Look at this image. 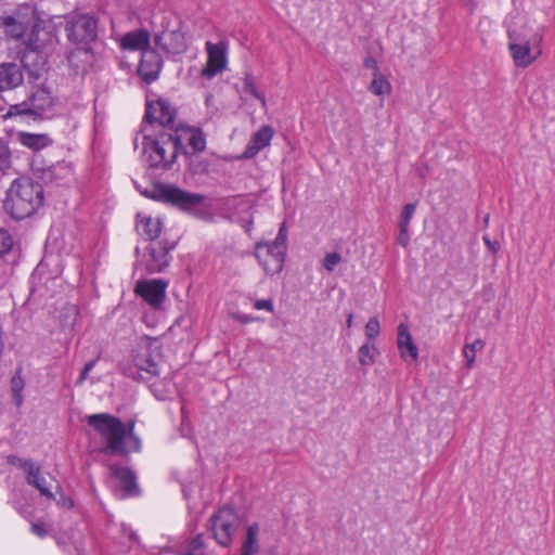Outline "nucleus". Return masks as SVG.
<instances>
[{
    "label": "nucleus",
    "instance_id": "nucleus-1",
    "mask_svg": "<svg viewBox=\"0 0 555 555\" xmlns=\"http://www.w3.org/2000/svg\"><path fill=\"white\" fill-rule=\"evenodd\" d=\"M137 190L146 198L177 208L197 219L207 222L212 221L214 219L210 211L198 208L206 201V195L204 194L192 193L176 184L164 183L160 181L154 182L151 189L141 190L137 186Z\"/></svg>",
    "mask_w": 555,
    "mask_h": 555
},
{
    "label": "nucleus",
    "instance_id": "nucleus-2",
    "mask_svg": "<svg viewBox=\"0 0 555 555\" xmlns=\"http://www.w3.org/2000/svg\"><path fill=\"white\" fill-rule=\"evenodd\" d=\"M42 183L28 177L15 179L7 191L3 208L11 218L23 220L31 217L43 205Z\"/></svg>",
    "mask_w": 555,
    "mask_h": 555
},
{
    "label": "nucleus",
    "instance_id": "nucleus-3",
    "mask_svg": "<svg viewBox=\"0 0 555 555\" xmlns=\"http://www.w3.org/2000/svg\"><path fill=\"white\" fill-rule=\"evenodd\" d=\"M160 345L157 338L141 337L130 353V362L120 363L119 369L124 376L137 382L149 383L159 376L158 359Z\"/></svg>",
    "mask_w": 555,
    "mask_h": 555
},
{
    "label": "nucleus",
    "instance_id": "nucleus-4",
    "mask_svg": "<svg viewBox=\"0 0 555 555\" xmlns=\"http://www.w3.org/2000/svg\"><path fill=\"white\" fill-rule=\"evenodd\" d=\"M87 423L105 439L102 453L128 459L130 450L126 446L125 423L119 417L108 413H96L89 415Z\"/></svg>",
    "mask_w": 555,
    "mask_h": 555
},
{
    "label": "nucleus",
    "instance_id": "nucleus-5",
    "mask_svg": "<svg viewBox=\"0 0 555 555\" xmlns=\"http://www.w3.org/2000/svg\"><path fill=\"white\" fill-rule=\"evenodd\" d=\"M64 30L67 40L86 52L98 39L99 18L94 14L72 12L65 17Z\"/></svg>",
    "mask_w": 555,
    "mask_h": 555
},
{
    "label": "nucleus",
    "instance_id": "nucleus-6",
    "mask_svg": "<svg viewBox=\"0 0 555 555\" xmlns=\"http://www.w3.org/2000/svg\"><path fill=\"white\" fill-rule=\"evenodd\" d=\"M54 104L55 98L53 96L52 91L42 85L34 88L23 102L11 104L5 116L27 117L35 121L42 120L48 117V114L52 111Z\"/></svg>",
    "mask_w": 555,
    "mask_h": 555
},
{
    "label": "nucleus",
    "instance_id": "nucleus-7",
    "mask_svg": "<svg viewBox=\"0 0 555 555\" xmlns=\"http://www.w3.org/2000/svg\"><path fill=\"white\" fill-rule=\"evenodd\" d=\"M38 20L39 16L36 8L28 3H23L11 12L4 11L0 15V27L8 37L21 39L28 31H33Z\"/></svg>",
    "mask_w": 555,
    "mask_h": 555
},
{
    "label": "nucleus",
    "instance_id": "nucleus-8",
    "mask_svg": "<svg viewBox=\"0 0 555 555\" xmlns=\"http://www.w3.org/2000/svg\"><path fill=\"white\" fill-rule=\"evenodd\" d=\"M211 531L217 543L230 546L232 537L241 526V518L234 507L225 505L212 514L209 519Z\"/></svg>",
    "mask_w": 555,
    "mask_h": 555
},
{
    "label": "nucleus",
    "instance_id": "nucleus-9",
    "mask_svg": "<svg viewBox=\"0 0 555 555\" xmlns=\"http://www.w3.org/2000/svg\"><path fill=\"white\" fill-rule=\"evenodd\" d=\"M170 135L167 130H159L155 134L143 135V151L149 152V166L153 169H162L164 171L170 170L173 166L171 155L167 156L168 142Z\"/></svg>",
    "mask_w": 555,
    "mask_h": 555
},
{
    "label": "nucleus",
    "instance_id": "nucleus-10",
    "mask_svg": "<svg viewBox=\"0 0 555 555\" xmlns=\"http://www.w3.org/2000/svg\"><path fill=\"white\" fill-rule=\"evenodd\" d=\"M31 170L34 176L46 185H68L74 176L73 164L66 160L44 166L37 159H33Z\"/></svg>",
    "mask_w": 555,
    "mask_h": 555
},
{
    "label": "nucleus",
    "instance_id": "nucleus-11",
    "mask_svg": "<svg viewBox=\"0 0 555 555\" xmlns=\"http://www.w3.org/2000/svg\"><path fill=\"white\" fill-rule=\"evenodd\" d=\"M287 245L279 244L275 240L270 243L256 244L255 256L268 275L282 272L286 257Z\"/></svg>",
    "mask_w": 555,
    "mask_h": 555
},
{
    "label": "nucleus",
    "instance_id": "nucleus-12",
    "mask_svg": "<svg viewBox=\"0 0 555 555\" xmlns=\"http://www.w3.org/2000/svg\"><path fill=\"white\" fill-rule=\"evenodd\" d=\"M50 52L39 49L29 43H25L24 51L21 56V67L27 73L29 82H36L48 73Z\"/></svg>",
    "mask_w": 555,
    "mask_h": 555
},
{
    "label": "nucleus",
    "instance_id": "nucleus-13",
    "mask_svg": "<svg viewBox=\"0 0 555 555\" xmlns=\"http://www.w3.org/2000/svg\"><path fill=\"white\" fill-rule=\"evenodd\" d=\"M177 117V109L170 102L164 98H158L156 102L146 101L145 114L143 121L150 125L158 122L164 130H172L175 119Z\"/></svg>",
    "mask_w": 555,
    "mask_h": 555
},
{
    "label": "nucleus",
    "instance_id": "nucleus-14",
    "mask_svg": "<svg viewBox=\"0 0 555 555\" xmlns=\"http://www.w3.org/2000/svg\"><path fill=\"white\" fill-rule=\"evenodd\" d=\"M26 42L51 53L59 43L57 25L52 20L39 17Z\"/></svg>",
    "mask_w": 555,
    "mask_h": 555
},
{
    "label": "nucleus",
    "instance_id": "nucleus-15",
    "mask_svg": "<svg viewBox=\"0 0 555 555\" xmlns=\"http://www.w3.org/2000/svg\"><path fill=\"white\" fill-rule=\"evenodd\" d=\"M507 35L509 39L508 50L515 65L521 68L530 66L537 59V56L531 54V41L515 29H508Z\"/></svg>",
    "mask_w": 555,
    "mask_h": 555
},
{
    "label": "nucleus",
    "instance_id": "nucleus-16",
    "mask_svg": "<svg viewBox=\"0 0 555 555\" xmlns=\"http://www.w3.org/2000/svg\"><path fill=\"white\" fill-rule=\"evenodd\" d=\"M176 245L177 242L170 243L168 240H160L156 244H151L146 248L150 255L146 271L149 273L164 272L171 260L169 253L176 248Z\"/></svg>",
    "mask_w": 555,
    "mask_h": 555
},
{
    "label": "nucleus",
    "instance_id": "nucleus-17",
    "mask_svg": "<svg viewBox=\"0 0 555 555\" xmlns=\"http://www.w3.org/2000/svg\"><path fill=\"white\" fill-rule=\"evenodd\" d=\"M10 464H18V466L27 473V483L35 487L42 496L54 499V494L50 491L44 477L40 475V466L31 459H21L15 455L8 457Z\"/></svg>",
    "mask_w": 555,
    "mask_h": 555
},
{
    "label": "nucleus",
    "instance_id": "nucleus-18",
    "mask_svg": "<svg viewBox=\"0 0 555 555\" xmlns=\"http://www.w3.org/2000/svg\"><path fill=\"white\" fill-rule=\"evenodd\" d=\"M167 286L163 279L139 281L135 293L151 307L159 308L165 300Z\"/></svg>",
    "mask_w": 555,
    "mask_h": 555
},
{
    "label": "nucleus",
    "instance_id": "nucleus-19",
    "mask_svg": "<svg viewBox=\"0 0 555 555\" xmlns=\"http://www.w3.org/2000/svg\"><path fill=\"white\" fill-rule=\"evenodd\" d=\"M163 64V57L155 49H144L141 53L138 75L146 85H150L158 79Z\"/></svg>",
    "mask_w": 555,
    "mask_h": 555
},
{
    "label": "nucleus",
    "instance_id": "nucleus-20",
    "mask_svg": "<svg viewBox=\"0 0 555 555\" xmlns=\"http://www.w3.org/2000/svg\"><path fill=\"white\" fill-rule=\"evenodd\" d=\"M207 49V63L201 70V76L205 78H212L218 73L222 72L227 66L225 48L221 43H206Z\"/></svg>",
    "mask_w": 555,
    "mask_h": 555
},
{
    "label": "nucleus",
    "instance_id": "nucleus-21",
    "mask_svg": "<svg viewBox=\"0 0 555 555\" xmlns=\"http://www.w3.org/2000/svg\"><path fill=\"white\" fill-rule=\"evenodd\" d=\"M109 469L111 475L119 481L126 496H137L140 494L141 491L137 482V476L132 469L117 464H112Z\"/></svg>",
    "mask_w": 555,
    "mask_h": 555
},
{
    "label": "nucleus",
    "instance_id": "nucleus-22",
    "mask_svg": "<svg viewBox=\"0 0 555 555\" xmlns=\"http://www.w3.org/2000/svg\"><path fill=\"white\" fill-rule=\"evenodd\" d=\"M23 80L21 65L11 62L0 64V92L18 87Z\"/></svg>",
    "mask_w": 555,
    "mask_h": 555
},
{
    "label": "nucleus",
    "instance_id": "nucleus-23",
    "mask_svg": "<svg viewBox=\"0 0 555 555\" xmlns=\"http://www.w3.org/2000/svg\"><path fill=\"white\" fill-rule=\"evenodd\" d=\"M272 137L273 129L270 126H262L251 135L242 157L253 158L256 156L262 149L270 144Z\"/></svg>",
    "mask_w": 555,
    "mask_h": 555
},
{
    "label": "nucleus",
    "instance_id": "nucleus-24",
    "mask_svg": "<svg viewBox=\"0 0 555 555\" xmlns=\"http://www.w3.org/2000/svg\"><path fill=\"white\" fill-rule=\"evenodd\" d=\"M397 345L401 357L406 360L410 357L413 361L418 359V348L413 343L411 333L406 324L401 323L397 328Z\"/></svg>",
    "mask_w": 555,
    "mask_h": 555
},
{
    "label": "nucleus",
    "instance_id": "nucleus-25",
    "mask_svg": "<svg viewBox=\"0 0 555 555\" xmlns=\"http://www.w3.org/2000/svg\"><path fill=\"white\" fill-rule=\"evenodd\" d=\"M120 46L125 50L138 51L141 53L144 49H150V33L144 29H135L133 31L127 33L120 41Z\"/></svg>",
    "mask_w": 555,
    "mask_h": 555
},
{
    "label": "nucleus",
    "instance_id": "nucleus-26",
    "mask_svg": "<svg viewBox=\"0 0 555 555\" xmlns=\"http://www.w3.org/2000/svg\"><path fill=\"white\" fill-rule=\"evenodd\" d=\"M17 140L21 144L34 152H38L52 144V139L44 133L18 132Z\"/></svg>",
    "mask_w": 555,
    "mask_h": 555
},
{
    "label": "nucleus",
    "instance_id": "nucleus-27",
    "mask_svg": "<svg viewBox=\"0 0 555 555\" xmlns=\"http://www.w3.org/2000/svg\"><path fill=\"white\" fill-rule=\"evenodd\" d=\"M79 309L74 304H66L59 310L57 320L60 327L64 333H72L75 328Z\"/></svg>",
    "mask_w": 555,
    "mask_h": 555
},
{
    "label": "nucleus",
    "instance_id": "nucleus-28",
    "mask_svg": "<svg viewBox=\"0 0 555 555\" xmlns=\"http://www.w3.org/2000/svg\"><path fill=\"white\" fill-rule=\"evenodd\" d=\"M167 134L170 135L168 146L170 149L171 162H173V164L177 162L179 154H183L185 156L192 155L188 145L183 143L185 133L182 132L181 129L176 128L169 131L167 130Z\"/></svg>",
    "mask_w": 555,
    "mask_h": 555
},
{
    "label": "nucleus",
    "instance_id": "nucleus-29",
    "mask_svg": "<svg viewBox=\"0 0 555 555\" xmlns=\"http://www.w3.org/2000/svg\"><path fill=\"white\" fill-rule=\"evenodd\" d=\"M168 41L163 46V50L171 54H181L186 51L188 44L185 35L180 29L168 33Z\"/></svg>",
    "mask_w": 555,
    "mask_h": 555
},
{
    "label": "nucleus",
    "instance_id": "nucleus-30",
    "mask_svg": "<svg viewBox=\"0 0 555 555\" xmlns=\"http://www.w3.org/2000/svg\"><path fill=\"white\" fill-rule=\"evenodd\" d=\"M258 531L259 527L257 524L247 527L246 539L243 542L241 555H255L259 552Z\"/></svg>",
    "mask_w": 555,
    "mask_h": 555
},
{
    "label": "nucleus",
    "instance_id": "nucleus-31",
    "mask_svg": "<svg viewBox=\"0 0 555 555\" xmlns=\"http://www.w3.org/2000/svg\"><path fill=\"white\" fill-rule=\"evenodd\" d=\"M181 131L190 134L188 138V145L191 146L192 153L203 152L206 149V138L199 128L183 127Z\"/></svg>",
    "mask_w": 555,
    "mask_h": 555
},
{
    "label": "nucleus",
    "instance_id": "nucleus-32",
    "mask_svg": "<svg viewBox=\"0 0 555 555\" xmlns=\"http://www.w3.org/2000/svg\"><path fill=\"white\" fill-rule=\"evenodd\" d=\"M137 219L143 224V233L149 241L158 238L163 228V222L159 218L153 219L152 217H142L141 214H138Z\"/></svg>",
    "mask_w": 555,
    "mask_h": 555
},
{
    "label": "nucleus",
    "instance_id": "nucleus-33",
    "mask_svg": "<svg viewBox=\"0 0 555 555\" xmlns=\"http://www.w3.org/2000/svg\"><path fill=\"white\" fill-rule=\"evenodd\" d=\"M25 380L22 376V369H17L10 382L12 402L20 408L24 402L23 390Z\"/></svg>",
    "mask_w": 555,
    "mask_h": 555
},
{
    "label": "nucleus",
    "instance_id": "nucleus-34",
    "mask_svg": "<svg viewBox=\"0 0 555 555\" xmlns=\"http://www.w3.org/2000/svg\"><path fill=\"white\" fill-rule=\"evenodd\" d=\"M367 89L375 95H384L391 92V85L383 74L373 73V80Z\"/></svg>",
    "mask_w": 555,
    "mask_h": 555
},
{
    "label": "nucleus",
    "instance_id": "nucleus-35",
    "mask_svg": "<svg viewBox=\"0 0 555 555\" xmlns=\"http://www.w3.org/2000/svg\"><path fill=\"white\" fill-rule=\"evenodd\" d=\"M378 353L374 344L366 341L358 350L359 363L362 366H371L375 362V354Z\"/></svg>",
    "mask_w": 555,
    "mask_h": 555
},
{
    "label": "nucleus",
    "instance_id": "nucleus-36",
    "mask_svg": "<svg viewBox=\"0 0 555 555\" xmlns=\"http://www.w3.org/2000/svg\"><path fill=\"white\" fill-rule=\"evenodd\" d=\"M243 89L245 92L251 94L255 99L259 100L263 107L266 106L264 94L258 91L256 87L255 77L249 73L245 74Z\"/></svg>",
    "mask_w": 555,
    "mask_h": 555
},
{
    "label": "nucleus",
    "instance_id": "nucleus-37",
    "mask_svg": "<svg viewBox=\"0 0 555 555\" xmlns=\"http://www.w3.org/2000/svg\"><path fill=\"white\" fill-rule=\"evenodd\" d=\"M416 203H408L403 206L402 211L399 216L398 228H409L413 215L416 210Z\"/></svg>",
    "mask_w": 555,
    "mask_h": 555
},
{
    "label": "nucleus",
    "instance_id": "nucleus-38",
    "mask_svg": "<svg viewBox=\"0 0 555 555\" xmlns=\"http://www.w3.org/2000/svg\"><path fill=\"white\" fill-rule=\"evenodd\" d=\"M485 346V343L481 339L475 340L470 345H465L464 347V357L466 359V366L472 367L473 363L475 362V354L477 350H481Z\"/></svg>",
    "mask_w": 555,
    "mask_h": 555
},
{
    "label": "nucleus",
    "instance_id": "nucleus-39",
    "mask_svg": "<svg viewBox=\"0 0 555 555\" xmlns=\"http://www.w3.org/2000/svg\"><path fill=\"white\" fill-rule=\"evenodd\" d=\"M13 237L4 229H0V258L9 255L13 249Z\"/></svg>",
    "mask_w": 555,
    "mask_h": 555
},
{
    "label": "nucleus",
    "instance_id": "nucleus-40",
    "mask_svg": "<svg viewBox=\"0 0 555 555\" xmlns=\"http://www.w3.org/2000/svg\"><path fill=\"white\" fill-rule=\"evenodd\" d=\"M11 167V152L8 143L0 139V170H5Z\"/></svg>",
    "mask_w": 555,
    "mask_h": 555
},
{
    "label": "nucleus",
    "instance_id": "nucleus-41",
    "mask_svg": "<svg viewBox=\"0 0 555 555\" xmlns=\"http://www.w3.org/2000/svg\"><path fill=\"white\" fill-rule=\"evenodd\" d=\"M380 331V325L377 318H371L365 325V336L367 341L374 340Z\"/></svg>",
    "mask_w": 555,
    "mask_h": 555
},
{
    "label": "nucleus",
    "instance_id": "nucleus-42",
    "mask_svg": "<svg viewBox=\"0 0 555 555\" xmlns=\"http://www.w3.org/2000/svg\"><path fill=\"white\" fill-rule=\"evenodd\" d=\"M340 261L341 256L338 253H330L323 259V267L331 272Z\"/></svg>",
    "mask_w": 555,
    "mask_h": 555
},
{
    "label": "nucleus",
    "instance_id": "nucleus-43",
    "mask_svg": "<svg viewBox=\"0 0 555 555\" xmlns=\"http://www.w3.org/2000/svg\"><path fill=\"white\" fill-rule=\"evenodd\" d=\"M397 243L402 247H406L410 243L409 228H399V234L397 236Z\"/></svg>",
    "mask_w": 555,
    "mask_h": 555
},
{
    "label": "nucleus",
    "instance_id": "nucleus-44",
    "mask_svg": "<svg viewBox=\"0 0 555 555\" xmlns=\"http://www.w3.org/2000/svg\"><path fill=\"white\" fill-rule=\"evenodd\" d=\"M254 307L257 310L274 311L273 301L271 299H258L255 301Z\"/></svg>",
    "mask_w": 555,
    "mask_h": 555
},
{
    "label": "nucleus",
    "instance_id": "nucleus-45",
    "mask_svg": "<svg viewBox=\"0 0 555 555\" xmlns=\"http://www.w3.org/2000/svg\"><path fill=\"white\" fill-rule=\"evenodd\" d=\"M95 363H96V360H90L85 364V366L80 373V376L77 380V384L83 383V380L88 377L90 371L94 367Z\"/></svg>",
    "mask_w": 555,
    "mask_h": 555
},
{
    "label": "nucleus",
    "instance_id": "nucleus-46",
    "mask_svg": "<svg viewBox=\"0 0 555 555\" xmlns=\"http://www.w3.org/2000/svg\"><path fill=\"white\" fill-rule=\"evenodd\" d=\"M204 547L203 534L195 535L190 542V552L198 551Z\"/></svg>",
    "mask_w": 555,
    "mask_h": 555
},
{
    "label": "nucleus",
    "instance_id": "nucleus-47",
    "mask_svg": "<svg viewBox=\"0 0 555 555\" xmlns=\"http://www.w3.org/2000/svg\"><path fill=\"white\" fill-rule=\"evenodd\" d=\"M279 244H286L287 241V229L285 222L280 225L276 237L274 238Z\"/></svg>",
    "mask_w": 555,
    "mask_h": 555
},
{
    "label": "nucleus",
    "instance_id": "nucleus-48",
    "mask_svg": "<svg viewBox=\"0 0 555 555\" xmlns=\"http://www.w3.org/2000/svg\"><path fill=\"white\" fill-rule=\"evenodd\" d=\"M363 66L369 69H373V73H380L378 69L377 61L369 55L364 59Z\"/></svg>",
    "mask_w": 555,
    "mask_h": 555
},
{
    "label": "nucleus",
    "instance_id": "nucleus-49",
    "mask_svg": "<svg viewBox=\"0 0 555 555\" xmlns=\"http://www.w3.org/2000/svg\"><path fill=\"white\" fill-rule=\"evenodd\" d=\"M234 319L237 322H240L241 324H248V323H251V322H255L258 320V318H256V317H253L250 314H242V313L234 314Z\"/></svg>",
    "mask_w": 555,
    "mask_h": 555
},
{
    "label": "nucleus",
    "instance_id": "nucleus-50",
    "mask_svg": "<svg viewBox=\"0 0 555 555\" xmlns=\"http://www.w3.org/2000/svg\"><path fill=\"white\" fill-rule=\"evenodd\" d=\"M483 242L492 255H495L500 249V244L496 241H491L489 236H483Z\"/></svg>",
    "mask_w": 555,
    "mask_h": 555
},
{
    "label": "nucleus",
    "instance_id": "nucleus-51",
    "mask_svg": "<svg viewBox=\"0 0 555 555\" xmlns=\"http://www.w3.org/2000/svg\"><path fill=\"white\" fill-rule=\"evenodd\" d=\"M57 504L67 509H70L74 507V501L69 496L65 495L64 493L60 494Z\"/></svg>",
    "mask_w": 555,
    "mask_h": 555
},
{
    "label": "nucleus",
    "instance_id": "nucleus-52",
    "mask_svg": "<svg viewBox=\"0 0 555 555\" xmlns=\"http://www.w3.org/2000/svg\"><path fill=\"white\" fill-rule=\"evenodd\" d=\"M31 532L38 537H44L47 534L46 527L42 522H36L31 525Z\"/></svg>",
    "mask_w": 555,
    "mask_h": 555
},
{
    "label": "nucleus",
    "instance_id": "nucleus-53",
    "mask_svg": "<svg viewBox=\"0 0 555 555\" xmlns=\"http://www.w3.org/2000/svg\"><path fill=\"white\" fill-rule=\"evenodd\" d=\"M127 439H129L132 444L131 448L129 449L130 452H139L141 450V440L135 434L133 436H127Z\"/></svg>",
    "mask_w": 555,
    "mask_h": 555
},
{
    "label": "nucleus",
    "instance_id": "nucleus-54",
    "mask_svg": "<svg viewBox=\"0 0 555 555\" xmlns=\"http://www.w3.org/2000/svg\"><path fill=\"white\" fill-rule=\"evenodd\" d=\"M134 420H130L127 424H125L126 437L134 435Z\"/></svg>",
    "mask_w": 555,
    "mask_h": 555
},
{
    "label": "nucleus",
    "instance_id": "nucleus-55",
    "mask_svg": "<svg viewBox=\"0 0 555 555\" xmlns=\"http://www.w3.org/2000/svg\"><path fill=\"white\" fill-rule=\"evenodd\" d=\"M164 33L162 34H156L155 37H154V42L157 47H160L163 49V46L165 44L163 42V39H164Z\"/></svg>",
    "mask_w": 555,
    "mask_h": 555
},
{
    "label": "nucleus",
    "instance_id": "nucleus-56",
    "mask_svg": "<svg viewBox=\"0 0 555 555\" xmlns=\"http://www.w3.org/2000/svg\"><path fill=\"white\" fill-rule=\"evenodd\" d=\"M417 172L421 178H425L428 172V166L422 165L421 167L417 168Z\"/></svg>",
    "mask_w": 555,
    "mask_h": 555
},
{
    "label": "nucleus",
    "instance_id": "nucleus-57",
    "mask_svg": "<svg viewBox=\"0 0 555 555\" xmlns=\"http://www.w3.org/2000/svg\"><path fill=\"white\" fill-rule=\"evenodd\" d=\"M352 321H353V313L352 312H349L347 314V320H346V323H347V327H351L352 326Z\"/></svg>",
    "mask_w": 555,
    "mask_h": 555
},
{
    "label": "nucleus",
    "instance_id": "nucleus-58",
    "mask_svg": "<svg viewBox=\"0 0 555 555\" xmlns=\"http://www.w3.org/2000/svg\"><path fill=\"white\" fill-rule=\"evenodd\" d=\"M7 104L5 100L3 99V96L0 94V111H3L4 109V105Z\"/></svg>",
    "mask_w": 555,
    "mask_h": 555
},
{
    "label": "nucleus",
    "instance_id": "nucleus-59",
    "mask_svg": "<svg viewBox=\"0 0 555 555\" xmlns=\"http://www.w3.org/2000/svg\"><path fill=\"white\" fill-rule=\"evenodd\" d=\"M533 40H534V41H537V42H541V41H542V36H541V35L535 34V35L533 36Z\"/></svg>",
    "mask_w": 555,
    "mask_h": 555
},
{
    "label": "nucleus",
    "instance_id": "nucleus-60",
    "mask_svg": "<svg viewBox=\"0 0 555 555\" xmlns=\"http://www.w3.org/2000/svg\"><path fill=\"white\" fill-rule=\"evenodd\" d=\"M263 259H266V257H263ZM267 260L269 261V266H274V262H272V258H267Z\"/></svg>",
    "mask_w": 555,
    "mask_h": 555
},
{
    "label": "nucleus",
    "instance_id": "nucleus-61",
    "mask_svg": "<svg viewBox=\"0 0 555 555\" xmlns=\"http://www.w3.org/2000/svg\"><path fill=\"white\" fill-rule=\"evenodd\" d=\"M488 221H489V216H487V217L485 218V222H486V223H488Z\"/></svg>",
    "mask_w": 555,
    "mask_h": 555
},
{
    "label": "nucleus",
    "instance_id": "nucleus-62",
    "mask_svg": "<svg viewBox=\"0 0 555 555\" xmlns=\"http://www.w3.org/2000/svg\"><path fill=\"white\" fill-rule=\"evenodd\" d=\"M140 253V249L139 247L135 248V254H139Z\"/></svg>",
    "mask_w": 555,
    "mask_h": 555
}]
</instances>
